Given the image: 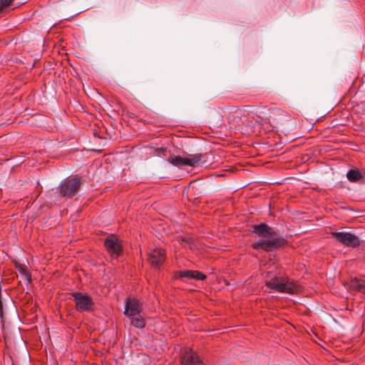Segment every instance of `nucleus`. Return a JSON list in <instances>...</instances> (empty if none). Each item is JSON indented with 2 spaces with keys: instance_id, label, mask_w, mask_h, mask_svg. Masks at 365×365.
<instances>
[{
  "instance_id": "nucleus-1",
  "label": "nucleus",
  "mask_w": 365,
  "mask_h": 365,
  "mask_svg": "<svg viewBox=\"0 0 365 365\" xmlns=\"http://www.w3.org/2000/svg\"><path fill=\"white\" fill-rule=\"evenodd\" d=\"M253 232L260 237L259 240L252 244V247L255 250L261 249L271 252L282 247L286 243L285 239L278 237L273 228L263 223L255 225Z\"/></svg>"
},
{
  "instance_id": "nucleus-2",
  "label": "nucleus",
  "mask_w": 365,
  "mask_h": 365,
  "mask_svg": "<svg viewBox=\"0 0 365 365\" xmlns=\"http://www.w3.org/2000/svg\"><path fill=\"white\" fill-rule=\"evenodd\" d=\"M266 285L278 292L295 294L301 290L300 286L294 281L289 279L287 276L278 274L266 276Z\"/></svg>"
},
{
  "instance_id": "nucleus-3",
  "label": "nucleus",
  "mask_w": 365,
  "mask_h": 365,
  "mask_svg": "<svg viewBox=\"0 0 365 365\" xmlns=\"http://www.w3.org/2000/svg\"><path fill=\"white\" fill-rule=\"evenodd\" d=\"M73 299L76 303V309L78 312H90L93 309V300L87 293L74 292L73 294Z\"/></svg>"
},
{
  "instance_id": "nucleus-4",
  "label": "nucleus",
  "mask_w": 365,
  "mask_h": 365,
  "mask_svg": "<svg viewBox=\"0 0 365 365\" xmlns=\"http://www.w3.org/2000/svg\"><path fill=\"white\" fill-rule=\"evenodd\" d=\"M81 185V181L77 178L65 179L60 185V193L66 198L73 197Z\"/></svg>"
},
{
  "instance_id": "nucleus-5",
  "label": "nucleus",
  "mask_w": 365,
  "mask_h": 365,
  "mask_svg": "<svg viewBox=\"0 0 365 365\" xmlns=\"http://www.w3.org/2000/svg\"><path fill=\"white\" fill-rule=\"evenodd\" d=\"M200 155H189L187 157L171 155L168 158V161L172 165L180 168L185 166H195L200 163Z\"/></svg>"
},
{
  "instance_id": "nucleus-6",
  "label": "nucleus",
  "mask_w": 365,
  "mask_h": 365,
  "mask_svg": "<svg viewBox=\"0 0 365 365\" xmlns=\"http://www.w3.org/2000/svg\"><path fill=\"white\" fill-rule=\"evenodd\" d=\"M104 245L107 252L112 258H117L122 253L123 247L121 242L113 235L106 238Z\"/></svg>"
},
{
  "instance_id": "nucleus-7",
  "label": "nucleus",
  "mask_w": 365,
  "mask_h": 365,
  "mask_svg": "<svg viewBox=\"0 0 365 365\" xmlns=\"http://www.w3.org/2000/svg\"><path fill=\"white\" fill-rule=\"evenodd\" d=\"M331 235L338 242L346 246L355 247L359 246L360 244L359 237L349 232H332Z\"/></svg>"
},
{
  "instance_id": "nucleus-8",
  "label": "nucleus",
  "mask_w": 365,
  "mask_h": 365,
  "mask_svg": "<svg viewBox=\"0 0 365 365\" xmlns=\"http://www.w3.org/2000/svg\"><path fill=\"white\" fill-rule=\"evenodd\" d=\"M142 311V305L136 299H128L124 311L125 315L132 317L138 315Z\"/></svg>"
},
{
  "instance_id": "nucleus-9",
  "label": "nucleus",
  "mask_w": 365,
  "mask_h": 365,
  "mask_svg": "<svg viewBox=\"0 0 365 365\" xmlns=\"http://www.w3.org/2000/svg\"><path fill=\"white\" fill-rule=\"evenodd\" d=\"M165 258V252L162 248H155L150 251L149 254V262L152 266L158 268L164 262Z\"/></svg>"
},
{
  "instance_id": "nucleus-10",
  "label": "nucleus",
  "mask_w": 365,
  "mask_h": 365,
  "mask_svg": "<svg viewBox=\"0 0 365 365\" xmlns=\"http://www.w3.org/2000/svg\"><path fill=\"white\" fill-rule=\"evenodd\" d=\"M182 365H205L197 354L192 349L185 350L182 356Z\"/></svg>"
},
{
  "instance_id": "nucleus-11",
  "label": "nucleus",
  "mask_w": 365,
  "mask_h": 365,
  "mask_svg": "<svg viewBox=\"0 0 365 365\" xmlns=\"http://www.w3.org/2000/svg\"><path fill=\"white\" fill-rule=\"evenodd\" d=\"M350 287L365 294V282L363 280L354 279L350 282Z\"/></svg>"
},
{
  "instance_id": "nucleus-12",
  "label": "nucleus",
  "mask_w": 365,
  "mask_h": 365,
  "mask_svg": "<svg viewBox=\"0 0 365 365\" xmlns=\"http://www.w3.org/2000/svg\"><path fill=\"white\" fill-rule=\"evenodd\" d=\"M346 178L351 182H357L361 178V175L357 170H350L346 174Z\"/></svg>"
},
{
  "instance_id": "nucleus-13",
  "label": "nucleus",
  "mask_w": 365,
  "mask_h": 365,
  "mask_svg": "<svg viewBox=\"0 0 365 365\" xmlns=\"http://www.w3.org/2000/svg\"><path fill=\"white\" fill-rule=\"evenodd\" d=\"M131 320V324L136 328L142 329L145 327V322L141 317H129Z\"/></svg>"
},
{
  "instance_id": "nucleus-14",
  "label": "nucleus",
  "mask_w": 365,
  "mask_h": 365,
  "mask_svg": "<svg viewBox=\"0 0 365 365\" xmlns=\"http://www.w3.org/2000/svg\"><path fill=\"white\" fill-rule=\"evenodd\" d=\"M248 110H245V111H249L252 113H259L262 114L263 110L266 109V107H255V106H247Z\"/></svg>"
},
{
  "instance_id": "nucleus-15",
  "label": "nucleus",
  "mask_w": 365,
  "mask_h": 365,
  "mask_svg": "<svg viewBox=\"0 0 365 365\" xmlns=\"http://www.w3.org/2000/svg\"><path fill=\"white\" fill-rule=\"evenodd\" d=\"M193 270H184L179 272L178 276L180 278L192 279Z\"/></svg>"
},
{
  "instance_id": "nucleus-16",
  "label": "nucleus",
  "mask_w": 365,
  "mask_h": 365,
  "mask_svg": "<svg viewBox=\"0 0 365 365\" xmlns=\"http://www.w3.org/2000/svg\"><path fill=\"white\" fill-rule=\"evenodd\" d=\"M19 272L22 275L23 279H24L27 282H30L31 281V276L30 274L23 267H20L19 269Z\"/></svg>"
},
{
  "instance_id": "nucleus-17",
  "label": "nucleus",
  "mask_w": 365,
  "mask_h": 365,
  "mask_svg": "<svg viewBox=\"0 0 365 365\" xmlns=\"http://www.w3.org/2000/svg\"><path fill=\"white\" fill-rule=\"evenodd\" d=\"M192 274H193L192 279H196V280H204L207 277L205 274H204L203 273H202L199 271L193 270Z\"/></svg>"
},
{
  "instance_id": "nucleus-18",
  "label": "nucleus",
  "mask_w": 365,
  "mask_h": 365,
  "mask_svg": "<svg viewBox=\"0 0 365 365\" xmlns=\"http://www.w3.org/2000/svg\"><path fill=\"white\" fill-rule=\"evenodd\" d=\"M14 0H0V11L9 6Z\"/></svg>"
}]
</instances>
